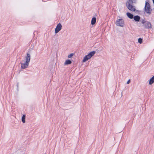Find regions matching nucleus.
I'll return each instance as SVG.
<instances>
[{"label": "nucleus", "instance_id": "f257e3e1", "mask_svg": "<svg viewBox=\"0 0 154 154\" xmlns=\"http://www.w3.org/2000/svg\"><path fill=\"white\" fill-rule=\"evenodd\" d=\"M137 1V0H128L126 3V6L129 10L132 11H134L136 9L133 5L136 4Z\"/></svg>", "mask_w": 154, "mask_h": 154}, {"label": "nucleus", "instance_id": "f03ea898", "mask_svg": "<svg viewBox=\"0 0 154 154\" xmlns=\"http://www.w3.org/2000/svg\"><path fill=\"white\" fill-rule=\"evenodd\" d=\"M144 11L147 13L149 15L151 14L152 9L151 8L150 5L148 1H146Z\"/></svg>", "mask_w": 154, "mask_h": 154}, {"label": "nucleus", "instance_id": "7ed1b4c3", "mask_svg": "<svg viewBox=\"0 0 154 154\" xmlns=\"http://www.w3.org/2000/svg\"><path fill=\"white\" fill-rule=\"evenodd\" d=\"M96 52L93 51L89 53L88 55H86L82 60V62H85L88 59H90L95 54Z\"/></svg>", "mask_w": 154, "mask_h": 154}, {"label": "nucleus", "instance_id": "20e7f679", "mask_svg": "<svg viewBox=\"0 0 154 154\" xmlns=\"http://www.w3.org/2000/svg\"><path fill=\"white\" fill-rule=\"evenodd\" d=\"M116 24L117 26L123 27L125 25L124 20L122 19H117L116 22Z\"/></svg>", "mask_w": 154, "mask_h": 154}, {"label": "nucleus", "instance_id": "39448f33", "mask_svg": "<svg viewBox=\"0 0 154 154\" xmlns=\"http://www.w3.org/2000/svg\"><path fill=\"white\" fill-rule=\"evenodd\" d=\"M143 26L145 28L147 29H151L152 27L151 23L149 21H147Z\"/></svg>", "mask_w": 154, "mask_h": 154}, {"label": "nucleus", "instance_id": "423d86ee", "mask_svg": "<svg viewBox=\"0 0 154 154\" xmlns=\"http://www.w3.org/2000/svg\"><path fill=\"white\" fill-rule=\"evenodd\" d=\"M23 61H22L20 62L21 68L23 69H25L27 68L29 66V63L26 62L23 63Z\"/></svg>", "mask_w": 154, "mask_h": 154}, {"label": "nucleus", "instance_id": "0eeeda50", "mask_svg": "<svg viewBox=\"0 0 154 154\" xmlns=\"http://www.w3.org/2000/svg\"><path fill=\"white\" fill-rule=\"evenodd\" d=\"M62 26L61 24L59 23L57 26L56 27L55 29V33H57L61 29Z\"/></svg>", "mask_w": 154, "mask_h": 154}, {"label": "nucleus", "instance_id": "6e6552de", "mask_svg": "<svg viewBox=\"0 0 154 154\" xmlns=\"http://www.w3.org/2000/svg\"><path fill=\"white\" fill-rule=\"evenodd\" d=\"M26 62L29 63L30 60V55L28 53L26 54V56L25 57Z\"/></svg>", "mask_w": 154, "mask_h": 154}, {"label": "nucleus", "instance_id": "1a4fd4ad", "mask_svg": "<svg viewBox=\"0 0 154 154\" xmlns=\"http://www.w3.org/2000/svg\"><path fill=\"white\" fill-rule=\"evenodd\" d=\"M133 18L134 20L136 22L139 21L140 19V17L138 15L134 16Z\"/></svg>", "mask_w": 154, "mask_h": 154}, {"label": "nucleus", "instance_id": "9d476101", "mask_svg": "<svg viewBox=\"0 0 154 154\" xmlns=\"http://www.w3.org/2000/svg\"><path fill=\"white\" fill-rule=\"evenodd\" d=\"M72 63V61L69 60H67L64 63L65 65L70 64Z\"/></svg>", "mask_w": 154, "mask_h": 154}, {"label": "nucleus", "instance_id": "9b49d317", "mask_svg": "<svg viewBox=\"0 0 154 154\" xmlns=\"http://www.w3.org/2000/svg\"><path fill=\"white\" fill-rule=\"evenodd\" d=\"M154 82V75L150 79L149 84L151 85Z\"/></svg>", "mask_w": 154, "mask_h": 154}, {"label": "nucleus", "instance_id": "f8f14e48", "mask_svg": "<svg viewBox=\"0 0 154 154\" xmlns=\"http://www.w3.org/2000/svg\"><path fill=\"white\" fill-rule=\"evenodd\" d=\"M126 14L127 16L130 19H132L134 17L133 15L130 13H127Z\"/></svg>", "mask_w": 154, "mask_h": 154}, {"label": "nucleus", "instance_id": "ddd939ff", "mask_svg": "<svg viewBox=\"0 0 154 154\" xmlns=\"http://www.w3.org/2000/svg\"><path fill=\"white\" fill-rule=\"evenodd\" d=\"M96 18L95 17H94L92 18L91 21V24L92 25H94L95 24L96 22Z\"/></svg>", "mask_w": 154, "mask_h": 154}, {"label": "nucleus", "instance_id": "4468645a", "mask_svg": "<svg viewBox=\"0 0 154 154\" xmlns=\"http://www.w3.org/2000/svg\"><path fill=\"white\" fill-rule=\"evenodd\" d=\"M25 117L26 115H23L22 117L21 120L23 123L25 122Z\"/></svg>", "mask_w": 154, "mask_h": 154}, {"label": "nucleus", "instance_id": "2eb2a0df", "mask_svg": "<svg viewBox=\"0 0 154 154\" xmlns=\"http://www.w3.org/2000/svg\"><path fill=\"white\" fill-rule=\"evenodd\" d=\"M142 40H143L141 38H140L138 39V42L140 43L141 44L142 42Z\"/></svg>", "mask_w": 154, "mask_h": 154}, {"label": "nucleus", "instance_id": "dca6fc26", "mask_svg": "<svg viewBox=\"0 0 154 154\" xmlns=\"http://www.w3.org/2000/svg\"><path fill=\"white\" fill-rule=\"evenodd\" d=\"M147 21H145L144 20H141V22L143 24V25H144V24L146 22H147Z\"/></svg>", "mask_w": 154, "mask_h": 154}, {"label": "nucleus", "instance_id": "f3484780", "mask_svg": "<svg viewBox=\"0 0 154 154\" xmlns=\"http://www.w3.org/2000/svg\"><path fill=\"white\" fill-rule=\"evenodd\" d=\"M73 55V54H70L68 55V58H71Z\"/></svg>", "mask_w": 154, "mask_h": 154}, {"label": "nucleus", "instance_id": "a211bd4d", "mask_svg": "<svg viewBox=\"0 0 154 154\" xmlns=\"http://www.w3.org/2000/svg\"><path fill=\"white\" fill-rule=\"evenodd\" d=\"M130 81H131V80H130V79H129V80H128V81L127 82V84H129L130 83Z\"/></svg>", "mask_w": 154, "mask_h": 154}, {"label": "nucleus", "instance_id": "6ab92c4d", "mask_svg": "<svg viewBox=\"0 0 154 154\" xmlns=\"http://www.w3.org/2000/svg\"><path fill=\"white\" fill-rule=\"evenodd\" d=\"M152 2H153V3L154 4V0H152Z\"/></svg>", "mask_w": 154, "mask_h": 154}]
</instances>
